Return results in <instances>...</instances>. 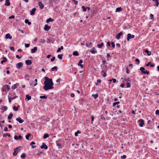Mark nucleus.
<instances>
[{
	"instance_id": "1",
	"label": "nucleus",
	"mask_w": 159,
	"mask_h": 159,
	"mask_svg": "<svg viewBox=\"0 0 159 159\" xmlns=\"http://www.w3.org/2000/svg\"><path fill=\"white\" fill-rule=\"evenodd\" d=\"M45 81L44 82V86L43 87V89L47 91L49 89H52L54 88L53 86V83L52 79H49L48 77H45Z\"/></svg>"
},
{
	"instance_id": "2",
	"label": "nucleus",
	"mask_w": 159,
	"mask_h": 159,
	"mask_svg": "<svg viewBox=\"0 0 159 159\" xmlns=\"http://www.w3.org/2000/svg\"><path fill=\"white\" fill-rule=\"evenodd\" d=\"M20 147H18L15 149L13 154L14 156H15L17 155L18 152L20 150Z\"/></svg>"
},
{
	"instance_id": "3",
	"label": "nucleus",
	"mask_w": 159,
	"mask_h": 159,
	"mask_svg": "<svg viewBox=\"0 0 159 159\" xmlns=\"http://www.w3.org/2000/svg\"><path fill=\"white\" fill-rule=\"evenodd\" d=\"M134 35H132L130 34H128L127 35V40L129 41L130 39L134 38Z\"/></svg>"
},
{
	"instance_id": "4",
	"label": "nucleus",
	"mask_w": 159,
	"mask_h": 159,
	"mask_svg": "<svg viewBox=\"0 0 159 159\" xmlns=\"http://www.w3.org/2000/svg\"><path fill=\"white\" fill-rule=\"evenodd\" d=\"M138 121L139 122H140V124H139V125L140 126V127H143V125L144 124V120H143L142 119H140V120H138Z\"/></svg>"
},
{
	"instance_id": "5",
	"label": "nucleus",
	"mask_w": 159,
	"mask_h": 159,
	"mask_svg": "<svg viewBox=\"0 0 159 159\" xmlns=\"http://www.w3.org/2000/svg\"><path fill=\"white\" fill-rule=\"evenodd\" d=\"M51 28V26L46 24L45 25L44 29L45 30L48 31Z\"/></svg>"
},
{
	"instance_id": "6",
	"label": "nucleus",
	"mask_w": 159,
	"mask_h": 159,
	"mask_svg": "<svg viewBox=\"0 0 159 159\" xmlns=\"http://www.w3.org/2000/svg\"><path fill=\"white\" fill-rule=\"evenodd\" d=\"M40 148L41 149H43L44 148L45 149H47L48 148V147L45 143H43L42 144V145L41 146Z\"/></svg>"
},
{
	"instance_id": "7",
	"label": "nucleus",
	"mask_w": 159,
	"mask_h": 159,
	"mask_svg": "<svg viewBox=\"0 0 159 159\" xmlns=\"http://www.w3.org/2000/svg\"><path fill=\"white\" fill-rule=\"evenodd\" d=\"M123 34V33L122 32H120L119 33H118L116 36V39L118 40L120 39V36H121Z\"/></svg>"
},
{
	"instance_id": "8",
	"label": "nucleus",
	"mask_w": 159,
	"mask_h": 159,
	"mask_svg": "<svg viewBox=\"0 0 159 159\" xmlns=\"http://www.w3.org/2000/svg\"><path fill=\"white\" fill-rule=\"evenodd\" d=\"M16 120L20 124L22 123L24 121V120L21 119V118L20 117L16 118Z\"/></svg>"
},
{
	"instance_id": "9",
	"label": "nucleus",
	"mask_w": 159,
	"mask_h": 159,
	"mask_svg": "<svg viewBox=\"0 0 159 159\" xmlns=\"http://www.w3.org/2000/svg\"><path fill=\"white\" fill-rule=\"evenodd\" d=\"M19 86V84L18 83H17L12 86L11 89H15L17 88Z\"/></svg>"
},
{
	"instance_id": "10",
	"label": "nucleus",
	"mask_w": 159,
	"mask_h": 159,
	"mask_svg": "<svg viewBox=\"0 0 159 159\" xmlns=\"http://www.w3.org/2000/svg\"><path fill=\"white\" fill-rule=\"evenodd\" d=\"M12 38V36L10 35L9 33L5 35V38L6 39H11Z\"/></svg>"
},
{
	"instance_id": "11",
	"label": "nucleus",
	"mask_w": 159,
	"mask_h": 159,
	"mask_svg": "<svg viewBox=\"0 0 159 159\" xmlns=\"http://www.w3.org/2000/svg\"><path fill=\"white\" fill-rule=\"evenodd\" d=\"M23 66V64L21 62H19L16 65V67L17 68L20 69V67Z\"/></svg>"
},
{
	"instance_id": "12",
	"label": "nucleus",
	"mask_w": 159,
	"mask_h": 159,
	"mask_svg": "<svg viewBox=\"0 0 159 159\" xmlns=\"http://www.w3.org/2000/svg\"><path fill=\"white\" fill-rule=\"evenodd\" d=\"M90 52L92 54H95L97 52V51L96 50V49L94 48H92V50L90 51Z\"/></svg>"
},
{
	"instance_id": "13",
	"label": "nucleus",
	"mask_w": 159,
	"mask_h": 159,
	"mask_svg": "<svg viewBox=\"0 0 159 159\" xmlns=\"http://www.w3.org/2000/svg\"><path fill=\"white\" fill-rule=\"evenodd\" d=\"M14 139L15 140H20L22 139V136L20 135L18 137L16 135H15L14 137Z\"/></svg>"
},
{
	"instance_id": "14",
	"label": "nucleus",
	"mask_w": 159,
	"mask_h": 159,
	"mask_svg": "<svg viewBox=\"0 0 159 159\" xmlns=\"http://www.w3.org/2000/svg\"><path fill=\"white\" fill-rule=\"evenodd\" d=\"M38 5L41 9H43L44 7V5L42 4L41 2H39L38 3Z\"/></svg>"
},
{
	"instance_id": "15",
	"label": "nucleus",
	"mask_w": 159,
	"mask_h": 159,
	"mask_svg": "<svg viewBox=\"0 0 159 159\" xmlns=\"http://www.w3.org/2000/svg\"><path fill=\"white\" fill-rule=\"evenodd\" d=\"M83 63V61L82 60H80L79 61V62L78 63V66H80L81 68H83V65L81 64Z\"/></svg>"
},
{
	"instance_id": "16",
	"label": "nucleus",
	"mask_w": 159,
	"mask_h": 159,
	"mask_svg": "<svg viewBox=\"0 0 159 159\" xmlns=\"http://www.w3.org/2000/svg\"><path fill=\"white\" fill-rule=\"evenodd\" d=\"M37 50V47H35L31 49V52L32 53H34Z\"/></svg>"
},
{
	"instance_id": "17",
	"label": "nucleus",
	"mask_w": 159,
	"mask_h": 159,
	"mask_svg": "<svg viewBox=\"0 0 159 159\" xmlns=\"http://www.w3.org/2000/svg\"><path fill=\"white\" fill-rule=\"evenodd\" d=\"M36 10V9L35 8H33L30 11V15H33L34 14Z\"/></svg>"
},
{
	"instance_id": "18",
	"label": "nucleus",
	"mask_w": 159,
	"mask_h": 159,
	"mask_svg": "<svg viewBox=\"0 0 159 159\" xmlns=\"http://www.w3.org/2000/svg\"><path fill=\"white\" fill-rule=\"evenodd\" d=\"M25 62L26 64L28 65H30L32 63V61L30 60L25 61Z\"/></svg>"
},
{
	"instance_id": "19",
	"label": "nucleus",
	"mask_w": 159,
	"mask_h": 159,
	"mask_svg": "<svg viewBox=\"0 0 159 159\" xmlns=\"http://www.w3.org/2000/svg\"><path fill=\"white\" fill-rule=\"evenodd\" d=\"M10 5V3L9 0H6L5 1V6H9Z\"/></svg>"
},
{
	"instance_id": "20",
	"label": "nucleus",
	"mask_w": 159,
	"mask_h": 159,
	"mask_svg": "<svg viewBox=\"0 0 159 159\" xmlns=\"http://www.w3.org/2000/svg\"><path fill=\"white\" fill-rule=\"evenodd\" d=\"M53 21V20L50 17L46 20V22L47 23H49L50 22H52Z\"/></svg>"
},
{
	"instance_id": "21",
	"label": "nucleus",
	"mask_w": 159,
	"mask_h": 159,
	"mask_svg": "<svg viewBox=\"0 0 159 159\" xmlns=\"http://www.w3.org/2000/svg\"><path fill=\"white\" fill-rule=\"evenodd\" d=\"M13 116V114L12 113H10L7 117L8 119L9 120L11 119Z\"/></svg>"
},
{
	"instance_id": "22",
	"label": "nucleus",
	"mask_w": 159,
	"mask_h": 159,
	"mask_svg": "<svg viewBox=\"0 0 159 159\" xmlns=\"http://www.w3.org/2000/svg\"><path fill=\"white\" fill-rule=\"evenodd\" d=\"M92 96L95 99L97 98V97L98 96V95L97 93H96L95 94H93L92 95Z\"/></svg>"
},
{
	"instance_id": "23",
	"label": "nucleus",
	"mask_w": 159,
	"mask_h": 159,
	"mask_svg": "<svg viewBox=\"0 0 159 159\" xmlns=\"http://www.w3.org/2000/svg\"><path fill=\"white\" fill-rule=\"evenodd\" d=\"M3 60H2L1 61V63L2 64L4 62H7V60L6 59V58L5 57H3Z\"/></svg>"
},
{
	"instance_id": "24",
	"label": "nucleus",
	"mask_w": 159,
	"mask_h": 159,
	"mask_svg": "<svg viewBox=\"0 0 159 159\" xmlns=\"http://www.w3.org/2000/svg\"><path fill=\"white\" fill-rule=\"evenodd\" d=\"M73 55L75 56H78L79 55V53L77 51H75L73 52Z\"/></svg>"
},
{
	"instance_id": "25",
	"label": "nucleus",
	"mask_w": 159,
	"mask_h": 159,
	"mask_svg": "<svg viewBox=\"0 0 159 159\" xmlns=\"http://www.w3.org/2000/svg\"><path fill=\"white\" fill-rule=\"evenodd\" d=\"M26 98H25V100L27 99V101H29L31 99V97L29 95H26Z\"/></svg>"
},
{
	"instance_id": "26",
	"label": "nucleus",
	"mask_w": 159,
	"mask_h": 159,
	"mask_svg": "<svg viewBox=\"0 0 159 159\" xmlns=\"http://www.w3.org/2000/svg\"><path fill=\"white\" fill-rule=\"evenodd\" d=\"M1 109L3 110L4 111H5L7 109V107L6 106L2 107L1 108Z\"/></svg>"
},
{
	"instance_id": "27",
	"label": "nucleus",
	"mask_w": 159,
	"mask_h": 159,
	"mask_svg": "<svg viewBox=\"0 0 159 159\" xmlns=\"http://www.w3.org/2000/svg\"><path fill=\"white\" fill-rule=\"evenodd\" d=\"M7 136H8L9 137H10V134L9 133H7L6 134H4L3 135V137H6Z\"/></svg>"
},
{
	"instance_id": "28",
	"label": "nucleus",
	"mask_w": 159,
	"mask_h": 159,
	"mask_svg": "<svg viewBox=\"0 0 159 159\" xmlns=\"http://www.w3.org/2000/svg\"><path fill=\"white\" fill-rule=\"evenodd\" d=\"M49 136V135L48 134H45L43 135V138L44 139H46L48 138Z\"/></svg>"
},
{
	"instance_id": "29",
	"label": "nucleus",
	"mask_w": 159,
	"mask_h": 159,
	"mask_svg": "<svg viewBox=\"0 0 159 159\" xmlns=\"http://www.w3.org/2000/svg\"><path fill=\"white\" fill-rule=\"evenodd\" d=\"M145 52L147 53L148 55V56H150L151 54V52H150L148 50L146 49L145 50Z\"/></svg>"
},
{
	"instance_id": "30",
	"label": "nucleus",
	"mask_w": 159,
	"mask_h": 159,
	"mask_svg": "<svg viewBox=\"0 0 159 159\" xmlns=\"http://www.w3.org/2000/svg\"><path fill=\"white\" fill-rule=\"evenodd\" d=\"M80 133H81V131L78 130L75 133V136H78V134H80Z\"/></svg>"
},
{
	"instance_id": "31",
	"label": "nucleus",
	"mask_w": 159,
	"mask_h": 159,
	"mask_svg": "<svg viewBox=\"0 0 159 159\" xmlns=\"http://www.w3.org/2000/svg\"><path fill=\"white\" fill-rule=\"evenodd\" d=\"M63 56V55L62 54H59L57 55V57L58 58H59L60 60H61L62 59Z\"/></svg>"
},
{
	"instance_id": "32",
	"label": "nucleus",
	"mask_w": 159,
	"mask_h": 159,
	"mask_svg": "<svg viewBox=\"0 0 159 159\" xmlns=\"http://www.w3.org/2000/svg\"><path fill=\"white\" fill-rule=\"evenodd\" d=\"M103 43H101L100 44H98L97 46L98 48H100L102 47L103 45Z\"/></svg>"
},
{
	"instance_id": "33",
	"label": "nucleus",
	"mask_w": 159,
	"mask_h": 159,
	"mask_svg": "<svg viewBox=\"0 0 159 159\" xmlns=\"http://www.w3.org/2000/svg\"><path fill=\"white\" fill-rule=\"evenodd\" d=\"M25 23H27L28 25H30L31 23L29 21V20L28 19H26L25 20Z\"/></svg>"
},
{
	"instance_id": "34",
	"label": "nucleus",
	"mask_w": 159,
	"mask_h": 159,
	"mask_svg": "<svg viewBox=\"0 0 159 159\" xmlns=\"http://www.w3.org/2000/svg\"><path fill=\"white\" fill-rule=\"evenodd\" d=\"M145 69L143 67H141L140 68V70L141 71V73H142L143 72V71L145 70Z\"/></svg>"
},
{
	"instance_id": "35",
	"label": "nucleus",
	"mask_w": 159,
	"mask_h": 159,
	"mask_svg": "<svg viewBox=\"0 0 159 159\" xmlns=\"http://www.w3.org/2000/svg\"><path fill=\"white\" fill-rule=\"evenodd\" d=\"M25 78L27 80H30V77L28 75H25Z\"/></svg>"
},
{
	"instance_id": "36",
	"label": "nucleus",
	"mask_w": 159,
	"mask_h": 159,
	"mask_svg": "<svg viewBox=\"0 0 159 159\" xmlns=\"http://www.w3.org/2000/svg\"><path fill=\"white\" fill-rule=\"evenodd\" d=\"M57 66H54V67L52 68L51 69L52 71H54L55 70L56 71L57 70Z\"/></svg>"
},
{
	"instance_id": "37",
	"label": "nucleus",
	"mask_w": 159,
	"mask_h": 159,
	"mask_svg": "<svg viewBox=\"0 0 159 159\" xmlns=\"http://www.w3.org/2000/svg\"><path fill=\"white\" fill-rule=\"evenodd\" d=\"M121 7H117L116 8V10L115 12H119V11H121Z\"/></svg>"
},
{
	"instance_id": "38",
	"label": "nucleus",
	"mask_w": 159,
	"mask_h": 159,
	"mask_svg": "<svg viewBox=\"0 0 159 159\" xmlns=\"http://www.w3.org/2000/svg\"><path fill=\"white\" fill-rule=\"evenodd\" d=\"M101 73H103V74L102 75L103 76V77H106V74L105 73V72L104 71V70H102V71H101Z\"/></svg>"
},
{
	"instance_id": "39",
	"label": "nucleus",
	"mask_w": 159,
	"mask_h": 159,
	"mask_svg": "<svg viewBox=\"0 0 159 159\" xmlns=\"http://www.w3.org/2000/svg\"><path fill=\"white\" fill-rule=\"evenodd\" d=\"M143 74H147L148 75L149 74V71H147V70L144 71H143Z\"/></svg>"
},
{
	"instance_id": "40",
	"label": "nucleus",
	"mask_w": 159,
	"mask_h": 159,
	"mask_svg": "<svg viewBox=\"0 0 159 159\" xmlns=\"http://www.w3.org/2000/svg\"><path fill=\"white\" fill-rule=\"evenodd\" d=\"M25 157V153H22L20 156L21 158L23 159Z\"/></svg>"
},
{
	"instance_id": "41",
	"label": "nucleus",
	"mask_w": 159,
	"mask_h": 159,
	"mask_svg": "<svg viewBox=\"0 0 159 159\" xmlns=\"http://www.w3.org/2000/svg\"><path fill=\"white\" fill-rule=\"evenodd\" d=\"M34 81H30V85L33 86H34Z\"/></svg>"
},
{
	"instance_id": "42",
	"label": "nucleus",
	"mask_w": 159,
	"mask_h": 159,
	"mask_svg": "<svg viewBox=\"0 0 159 159\" xmlns=\"http://www.w3.org/2000/svg\"><path fill=\"white\" fill-rule=\"evenodd\" d=\"M126 87L127 88H129L131 87V85L130 83L128 82H127V84H126Z\"/></svg>"
},
{
	"instance_id": "43",
	"label": "nucleus",
	"mask_w": 159,
	"mask_h": 159,
	"mask_svg": "<svg viewBox=\"0 0 159 159\" xmlns=\"http://www.w3.org/2000/svg\"><path fill=\"white\" fill-rule=\"evenodd\" d=\"M30 136L31 134H29L25 136L26 139L28 140L29 139V137Z\"/></svg>"
},
{
	"instance_id": "44",
	"label": "nucleus",
	"mask_w": 159,
	"mask_h": 159,
	"mask_svg": "<svg viewBox=\"0 0 159 159\" xmlns=\"http://www.w3.org/2000/svg\"><path fill=\"white\" fill-rule=\"evenodd\" d=\"M34 81L35 82L34 83V87L36 86L38 84V83L37 82V79H35Z\"/></svg>"
},
{
	"instance_id": "45",
	"label": "nucleus",
	"mask_w": 159,
	"mask_h": 159,
	"mask_svg": "<svg viewBox=\"0 0 159 159\" xmlns=\"http://www.w3.org/2000/svg\"><path fill=\"white\" fill-rule=\"evenodd\" d=\"M82 9H83V10L84 12L85 11H86L87 8H85V7L84 6H82L81 7Z\"/></svg>"
},
{
	"instance_id": "46",
	"label": "nucleus",
	"mask_w": 159,
	"mask_h": 159,
	"mask_svg": "<svg viewBox=\"0 0 159 159\" xmlns=\"http://www.w3.org/2000/svg\"><path fill=\"white\" fill-rule=\"evenodd\" d=\"M50 2L51 3L54 2L55 3H57V0H50Z\"/></svg>"
},
{
	"instance_id": "47",
	"label": "nucleus",
	"mask_w": 159,
	"mask_h": 159,
	"mask_svg": "<svg viewBox=\"0 0 159 159\" xmlns=\"http://www.w3.org/2000/svg\"><path fill=\"white\" fill-rule=\"evenodd\" d=\"M40 98L41 99L44 98L46 99L47 98V97L45 96H40Z\"/></svg>"
},
{
	"instance_id": "48",
	"label": "nucleus",
	"mask_w": 159,
	"mask_h": 159,
	"mask_svg": "<svg viewBox=\"0 0 159 159\" xmlns=\"http://www.w3.org/2000/svg\"><path fill=\"white\" fill-rule=\"evenodd\" d=\"M18 107H16L15 106H14L13 107V109L15 111H17L18 110Z\"/></svg>"
},
{
	"instance_id": "49",
	"label": "nucleus",
	"mask_w": 159,
	"mask_h": 159,
	"mask_svg": "<svg viewBox=\"0 0 159 159\" xmlns=\"http://www.w3.org/2000/svg\"><path fill=\"white\" fill-rule=\"evenodd\" d=\"M126 71L127 74H129V70L128 69V67L126 68Z\"/></svg>"
},
{
	"instance_id": "50",
	"label": "nucleus",
	"mask_w": 159,
	"mask_h": 159,
	"mask_svg": "<svg viewBox=\"0 0 159 159\" xmlns=\"http://www.w3.org/2000/svg\"><path fill=\"white\" fill-rule=\"evenodd\" d=\"M111 44L112 47L113 48H114L115 47V44L113 42H112L111 43Z\"/></svg>"
},
{
	"instance_id": "51",
	"label": "nucleus",
	"mask_w": 159,
	"mask_h": 159,
	"mask_svg": "<svg viewBox=\"0 0 159 159\" xmlns=\"http://www.w3.org/2000/svg\"><path fill=\"white\" fill-rule=\"evenodd\" d=\"M91 121H92V124L93 123V121L94 120V117H93V115H92L91 116Z\"/></svg>"
},
{
	"instance_id": "52",
	"label": "nucleus",
	"mask_w": 159,
	"mask_h": 159,
	"mask_svg": "<svg viewBox=\"0 0 159 159\" xmlns=\"http://www.w3.org/2000/svg\"><path fill=\"white\" fill-rule=\"evenodd\" d=\"M120 103L119 102H114L113 103V106H115L116 104H118Z\"/></svg>"
},
{
	"instance_id": "53",
	"label": "nucleus",
	"mask_w": 159,
	"mask_h": 159,
	"mask_svg": "<svg viewBox=\"0 0 159 159\" xmlns=\"http://www.w3.org/2000/svg\"><path fill=\"white\" fill-rule=\"evenodd\" d=\"M126 156L125 155H124L121 157V158L125 159L126 158Z\"/></svg>"
},
{
	"instance_id": "54",
	"label": "nucleus",
	"mask_w": 159,
	"mask_h": 159,
	"mask_svg": "<svg viewBox=\"0 0 159 159\" xmlns=\"http://www.w3.org/2000/svg\"><path fill=\"white\" fill-rule=\"evenodd\" d=\"M135 61L136 62H138V64H137V65H139V63H140V61H139V59H136L135 60Z\"/></svg>"
},
{
	"instance_id": "55",
	"label": "nucleus",
	"mask_w": 159,
	"mask_h": 159,
	"mask_svg": "<svg viewBox=\"0 0 159 159\" xmlns=\"http://www.w3.org/2000/svg\"><path fill=\"white\" fill-rule=\"evenodd\" d=\"M15 18V16L14 15H12L11 16H10L9 18V19H13Z\"/></svg>"
},
{
	"instance_id": "56",
	"label": "nucleus",
	"mask_w": 159,
	"mask_h": 159,
	"mask_svg": "<svg viewBox=\"0 0 159 159\" xmlns=\"http://www.w3.org/2000/svg\"><path fill=\"white\" fill-rule=\"evenodd\" d=\"M111 45V43L109 41L107 43V46H110Z\"/></svg>"
},
{
	"instance_id": "57",
	"label": "nucleus",
	"mask_w": 159,
	"mask_h": 159,
	"mask_svg": "<svg viewBox=\"0 0 159 159\" xmlns=\"http://www.w3.org/2000/svg\"><path fill=\"white\" fill-rule=\"evenodd\" d=\"M158 1V0H156V5L157 7H158L159 4V3Z\"/></svg>"
},
{
	"instance_id": "58",
	"label": "nucleus",
	"mask_w": 159,
	"mask_h": 159,
	"mask_svg": "<svg viewBox=\"0 0 159 159\" xmlns=\"http://www.w3.org/2000/svg\"><path fill=\"white\" fill-rule=\"evenodd\" d=\"M155 113L156 114L159 115V110H157L156 111Z\"/></svg>"
},
{
	"instance_id": "59",
	"label": "nucleus",
	"mask_w": 159,
	"mask_h": 159,
	"mask_svg": "<svg viewBox=\"0 0 159 159\" xmlns=\"http://www.w3.org/2000/svg\"><path fill=\"white\" fill-rule=\"evenodd\" d=\"M30 45L29 44H26V43L25 44V46L26 48L29 47L30 46Z\"/></svg>"
},
{
	"instance_id": "60",
	"label": "nucleus",
	"mask_w": 159,
	"mask_h": 159,
	"mask_svg": "<svg viewBox=\"0 0 159 159\" xmlns=\"http://www.w3.org/2000/svg\"><path fill=\"white\" fill-rule=\"evenodd\" d=\"M107 60H108L109 57H110V55L109 53H107Z\"/></svg>"
},
{
	"instance_id": "61",
	"label": "nucleus",
	"mask_w": 159,
	"mask_h": 159,
	"mask_svg": "<svg viewBox=\"0 0 159 159\" xmlns=\"http://www.w3.org/2000/svg\"><path fill=\"white\" fill-rule=\"evenodd\" d=\"M8 129L7 127H5L4 129V131L5 132L8 131Z\"/></svg>"
},
{
	"instance_id": "62",
	"label": "nucleus",
	"mask_w": 159,
	"mask_h": 159,
	"mask_svg": "<svg viewBox=\"0 0 159 159\" xmlns=\"http://www.w3.org/2000/svg\"><path fill=\"white\" fill-rule=\"evenodd\" d=\"M60 79H58L56 80V82L57 83H60Z\"/></svg>"
},
{
	"instance_id": "63",
	"label": "nucleus",
	"mask_w": 159,
	"mask_h": 159,
	"mask_svg": "<svg viewBox=\"0 0 159 159\" xmlns=\"http://www.w3.org/2000/svg\"><path fill=\"white\" fill-rule=\"evenodd\" d=\"M55 57H53L51 59V61H54L55 59Z\"/></svg>"
},
{
	"instance_id": "64",
	"label": "nucleus",
	"mask_w": 159,
	"mask_h": 159,
	"mask_svg": "<svg viewBox=\"0 0 159 159\" xmlns=\"http://www.w3.org/2000/svg\"><path fill=\"white\" fill-rule=\"evenodd\" d=\"M150 17H151V19H152L153 18V15L152 14H151L150 15Z\"/></svg>"
}]
</instances>
